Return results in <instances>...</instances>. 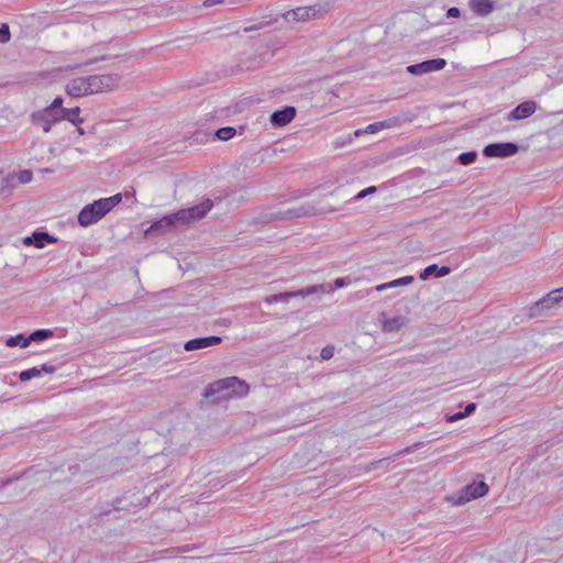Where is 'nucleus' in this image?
Here are the masks:
<instances>
[{
    "instance_id": "1",
    "label": "nucleus",
    "mask_w": 563,
    "mask_h": 563,
    "mask_svg": "<svg viewBox=\"0 0 563 563\" xmlns=\"http://www.w3.org/2000/svg\"><path fill=\"white\" fill-rule=\"evenodd\" d=\"M212 207L213 201L209 198H206L201 203L197 206L179 209L174 213L166 214L163 218L154 221L152 225L145 230V235H163L165 233L175 231L183 225L201 220L212 209Z\"/></svg>"
},
{
    "instance_id": "2",
    "label": "nucleus",
    "mask_w": 563,
    "mask_h": 563,
    "mask_svg": "<svg viewBox=\"0 0 563 563\" xmlns=\"http://www.w3.org/2000/svg\"><path fill=\"white\" fill-rule=\"evenodd\" d=\"M230 384H240L239 377L231 376L222 379H218L210 383L203 391V397L210 399L213 404H220L223 400H229L232 397Z\"/></svg>"
},
{
    "instance_id": "3",
    "label": "nucleus",
    "mask_w": 563,
    "mask_h": 563,
    "mask_svg": "<svg viewBox=\"0 0 563 563\" xmlns=\"http://www.w3.org/2000/svg\"><path fill=\"white\" fill-rule=\"evenodd\" d=\"M331 289L332 288L327 285H313V286H309L307 288H302V289L295 290V291H285V292H279L276 295L266 296L264 298V301L268 305H272V303L278 302V301L288 302L290 298L307 297V296H310L313 294H319V292L325 294L327 291H330Z\"/></svg>"
},
{
    "instance_id": "4",
    "label": "nucleus",
    "mask_w": 563,
    "mask_h": 563,
    "mask_svg": "<svg viewBox=\"0 0 563 563\" xmlns=\"http://www.w3.org/2000/svg\"><path fill=\"white\" fill-rule=\"evenodd\" d=\"M106 214H107V211L99 199V200L93 201L92 203L85 206L80 210V212L77 217V221L81 227H88V225H91V224L98 222Z\"/></svg>"
},
{
    "instance_id": "5",
    "label": "nucleus",
    "mask_w": 563,
    "mask_h": 563,
    "mask_svg": "<svg viewBox=\"0 0 563 563\" xmlns=\"http://www.w3.org/2000/svg\"><path fill=\"white\" fill-rule=\"evenodd\" d=\"M561 288L554 289L550 291L547 296H544L539 301L534 302L533 306L529 309V316L531 318L540 317L543 314V311L547 309L553 308L555 305L563 301V295H562Z\"/></svg>"
},
{
    "instance_id": "6",
    "label": "nucleus",
    "mask_w": 563,
    "mask_h": 563,
    "mask_svg": "<svg viewBox=\"0 0 563 563\" xmlns=\"http://www.w3.org/2000/svg\"><path fill=\"white\" fill-rule=\"evenodd\" d=\"M518 152H519V145L514 142L490 143L484 147L483 155L485 157L506 158V157L514 156Z\"/></svg>"
},
{
    "instance_id": "7",
    "label": "nucleus",
    "mask_w": 563,
    "mask_h": 563,
    "mask_svg": "<svg viewBox=\"0 0 563 563\" xmlns=\"http://www.w3.org/2000/svg\"><path fill=\"white\" fill-rule=\"evenodd\" d=\"M317 213L312 205L306 203L298 208L288 209L284 212L271 213L268 220H292L302 217H312Z\"/></svg>"
},
{
    "instance_id": "8",
    "label": "nucleus",
    "mask_w": 563,
    "mask_h": 563,
    "mask_svg": "<svg viewBox=\"0 0 563 563\" xmlns=\"http://www.w3.org/2000/svg\"><path fill=\"white\" fill-rule=\"evenodd\" d=\"M446 66L444 58L427 59L424 62L412 64L407 67V71L411 75L419 76L431 71L441 70Z\"/></svg>"
},
{
    "instance_id": "9",
    "label": "nucleus",
    "mask_w": 563,
    "mask_h": 563,
    "mask_svg": "<svg viewBox=\"0 0 563 563\" xmlns=\"http://www.w3.org/2000/svg\"><path fill=\"white\" fill-rule=\"evenodd\" d=\"M488 493V485L481 481L474 482L470 485H466L463 489V495L460 497V503H467L472 499H476L483 497Z\"/></svg>"
},
{
    "instance_id": "10",
    "label": "nucleus",
    "mask_w": 563,
    "mask_h": 563,
    "mask_svg": "<svg viewBox=\"0 0 563 563\" xmlns=\"http://www.w3.org/2000/svg\"><path fill=\"white\" fill-rule=\"evenodd\" d=\"M537 110V103L533 100H528L518 104L514 110L507 114L508 121H518L531 117Z\"/></svg>"
},
{
    "instance_id": "11",
    "label": "nucleus",
    "mask_w": 563,
    "mask_h": 563,
    "mask_svg": "<svg viewBox=\"0 0 563 563\" xmlns=\"http://www.w3.org/2000/svg\"><path fill=\"white\" fill-rule=\"evenodd\" d=\"M222 342V338L218 335L195 338L187 341L184 345L186 351H196L207 349L209 346L218 345Z\"/></svg>"
},
{
    "instance_id": "12",
    "label": "nucleus",
    "mask_w": 563,
    "mask_h": 563,
    "mask_svg": "<svg viewBox=\"0 0 563 563\" xmlns=\"http://www.w3.org/2000/svg\"><path fill=\"white\" fill-rule=\"evenodd\" d=\"M296 117V108L286 106L280 110H276L271 114V123L274 126H285Z\"/></svg>"
},
{
    "instance_id": "13",
    "label": "nucleus",
    "mask_w": 563,
    "mask_h": 563,
    "mask_svg": "<svg viewBox=\"0 0 563 563\" xmlns=\"http://www.w3.org/2000/svg\"><path fill=\"white\" fill-rule=\"evenodd\" d=\"M57 242V238L48 234L44 231H36L31 235H27L23 239V244L27 246H34L37 249L44 247L48 243Z\"/></svg>"
},
{
    "instance_id": "14",
    "label": "nucleus",
    "mask_w": 563,
    "mask_h": 563,
    "mask_svg": "<svg viewBox=\"0 0 563 563\" xmlns=\"http://www.w3.org/2000/svg\"><path fill=\"white\" fill-rule=\"evenodd\" d=\"M66 92L73 98H79L82 96L90 95L86 77H77L70 79L66 85Z\"/></svg>"
},
{
    "instance_id": "15",
    "label": "nucleus",
    "mask_w": 563,
    "mask_h": 563,
    "mask_svg": "<svg viewBox=\"0 0 563 563\" xmlns=\"http://www.w3.org/2000/svg\"><path fill=\"white\" fill-rule=\"evenodd\" d=\"M311 11H313L312 14L314 15L316 11L312 8L299 7L283 13L282 18L287 22L307 21L310 18Z\"/></svg>"
},
{
    "instance_id": "16",
    "label": "nucleus",
    "mask_w": 563,
    "mask_h": 563,
    "mask_svg": "<svg viewBox=\"0 0 563 563\" xmlns=\"http://www.w3.org/2000/svg\"><path fill=\"white\" fill-rule=\"evenodd\" d=\"M379 320L382 322L383 330L386 331V332L398 331L406 323V319L402 316H397V317H394V318H388L386 312H382L379 314Z\"/></svg>"
},
{
    "instance_id": "17",
    "label": "nucleus",
    "mask_w": 563,
    "mask_h": 563,
    "mask_svg": "<svg viewBox=\"0 0 563 563\" xmlns=\"http://www.w3.org/2000/svg\"><path fill=\"white\" fill-rule=\"evenodd\" d=\"M42 372H44L46 374H53V373L56 372V367L54 365L43 364L41 366V368L32 367V368L22 371L20 373L19 377H20L21 382H26V380H30V379H32L34 377H38Z\"/></svg>"
},
{
    "instance_id": "18",
    "label": "nucleus",
    "mask_w": 563,
    "mask_h": 563,
    "mask_svg": "<svg viewBox=\"0 0 563 563\" xmlns=\"http://www.w3.org/2000/svg\"><path fill=\"white\" fill-rule=\"evenodd\" d=\"M451 273V267L449 266H439L437 264H431L429 266H427L420 274H419V278L424 280V279H428L430 276H435V277H443V276H446Z\"/></svg>"
},
{
    "instance_id": "19",
    "label": "nucleus",
    "mask_w": 563,
    "mask_h": 563,
    "mask_svg": "<svg viewBox=\"0 0 563 563\" xmlns=\"http://www.w3.org/2000/svg\"><path fill=\"white\" fill-rule=\"evenodd\" d=\"M470 8L474 13L481 16H486L494 10L492 0H470Z\"/></svg>"
},
{
    "instance_id": "20",
    "label": "nucleus",
    "mask_w": 563,
    "mask_h": 563,
    "mask_svg": "<svg viewBox=\"0 0 563 563\" xmlns=\"http://www.w3.org/2000/svg\"><path fill=\"white\" fill-rule=\"evenodd\" d=\"M101 86V92L112 90L118 87L121 76L118 74L98 75Z\"/></svg>"
},
{
    "instance_id": "21",
    "label": "nucleus",
    "mask_w": 563,
    "mask_h": 563,
    "mask_svg": "<svg viewBox=\"0 0 563 563\" xmlns=\"http://www.w3.org/2000/svg\"><path fill=\"white\" fill-rule=\"evenodd\" d=\"M30 120L32 124L41 126L45 133L52 130L53 123L47 119L45 113H42V110L32 112Z\"/></svg>"
},
{
    "instance_id": "22",
    "label": "nucleus",
    "mask_w": 563,
    "mask_h": 563,
    "mask_svg": "<svg viewBox=\"0 0 563 563\" xmlns=\"http://www.w3.org/2000/svg\"><path fill=\"white\" fill-rule=\"evenodd\" d=\"M63 115V120H66L74 125H79L84 122V119L79 115L80 114V108L74 107V108H64L62 111H59Z\"/></svg>"
},
{
    "instance_id": "23",
    "label": "nucleus",
    "mask_w": 563,
    "mask_h": 563,
    "mask_svg": "<svg viewBox=\"0 0 563 563\" xmlns=\"http://www.w3.org/2000/svg\"><path fill=\"white\" fill-rule=\"evenodd\" d=\"M5 344L9 347H14V346L27 347L30 345V339H29V336H25L24 334H16L14 336H10L7 340Z\"/></svg>"
},
{
    "instance_id": "24",
    "label": "nucleus",
    "mask_w": 563,
    "mask_h": 563,
    "mask_svg": "<svg viewBox=\"0 0 563 563\" xmlns=\"http://www.w3.org/2000/svg\"><path fill=\"white\" fill-rule=\"evenodd\" d=\"M239 385L238 384H230L229 388H231L232 397H243L247 395L250 387L246 382L239 378Z\"/></svg>"
},
{
    "instance_id": "25",
    "label": "nucleus",
    "mask_w": 563,
    "mask_h": 563,
    "mask_svg": "<svg viewBox=\"0 0 563 563\" xmlns=\"http://www.w3.org/2000/svg\"><path fill=\"white\" fill-rule=\"evenodd\" d=\"M53 335H54V332L52 330H49V329H38V330L33 331L29 335V339H30V343L32 341L40 342V341H44L46 339H49Z\"/></svg>"
},
{
    "instance_id": "26",
    "label": "nucleus",
    "mask_w": 563,
    "mask_h": 563,
    "mask_svg": "<svg viewBox=\"0 0 563 563\" xmlns=\"http://www.w3.org/2000/svg\"><path fill=\"white\" fill-rule=\"evenodd\" d=\"M122 200L121 194H115L109 198H101L100 201L104 207L107 213L110 212Z\"/></svg>"
},
{
    "instance_id": "27",
    "label": "nucleus",
    "mask_w": 563,
    "mask_h": 563,
    "mask_svg": "<svg viewBox=\"0 0 563 563\" xmlns=\"http://www.w3.org/2000/svg\"><path fill=\"white\" fill-rule=\"evenodd\" d=\"M88 90L90 95L100 93L101 86L98 75H90L86 77Z\"/></svg>"
},
{
    "instance_id": "28",
    "label": "nucleus",
    "mask_w": 563,
    "mask_h": 563,
    "mask_svg": "<svg viewBox=\"0 0 563 563\" xmlns=\"http://www.w3.org/2000/svg\"><path fill=\"white\" fill-rule=\"evenodd\" d=\"M236 133V130L232 126L220 128L216 131V136L221 141L231 140Z\"/></svg>"
},
{
    "instance_id": "29",
    "label": "nucleus",
    "mask_w": 563,
    "mask_h": 563,
    "mask_svg": "<svg viewBox=\"0 0 563 563\" xmlns=\"http://www.w3.org/2000/svg\"><path fill=\"white\" fill-rule=\"evenodd\" d=\"M476 158H477V152L470 151V152L461 153L457 157V162L461 165L467 166V165L473 164L476 161Z\"/></svg>"
},
{
    "instance_id": "30",
    "label": "nucleus",
    "mask_w": 563,
    "mask_h": 563,
    "mask_svg": "<svg viewBox=\"0 0 563 563\" xmlns=\"http://www.w3.org/2000/svg\"><path fill=\"white\" fill-rule=\"evenodd\" d=\"M276 21H277V18H269L268 20H264V21L258 22L256 24H253V25L244 27L243 32L244 33H249V32L257 31V30H261V29H264L266 26L272 25Z\"/></svg>"
},
{
    "instance_id": "31",
    "label": "nucleus",
    "mask_w": 563,
    "mask_h": 563,
    "mask_svg": "<svg viewBox=\"0 0 563 563\" xmlns=\"http://www.w3.org/2000/svg\"><path fill=\"white\" fill-rule=\"evenodd\" d=\"M60 110H53V109H49L47 107H45L44 109H42V113H45V115L47 117V119L53 123H58L60 121H63V115L62 113L59 112Z\"/></svg>"
},
{
    "instance_id": "32",
    "label": "nucleus",
    "mask_w": 563,
    "mask_h": 563,
    "mask_svg": "<svg viewBox=\"0 0 563 563\" xmlns=\"http://www.w3.org/2000/svg\"><path fill=\"white\" fill-rule=\"evenodd\" d=\"M423 444H424L423 442H416V443H413V444H411V445H409V446H407V448H405V449H402V450L398 451V452H397V453H395V454H394V456H393V457H390V459H391V460H395L396 457H399V456H402V455L409 454V453H411V452H413V451H416V450H418V449L422 448V446H423Z\"/></svg>"
},
{
    "instance_id": "33",
    "label": "nucleus",
    "mask_w": 563,
    "mask_h": 563,
    "mask_svg": "<svg viewBox=\"0 0 563 563\" xmlns=\"http://www.w3.org/2000/svg\"><path fill=\"white\" fill-rule=\"evenodd\" d=\"M389 126H390V124L387 121H379V122H375V123L367 125V128L365 129V132L375 133L382 129L389 128Z\"/></svg>"
},
{
    "instance_id": "34",
    "label": "nucleus",
    "mask_w": 563,
    "mask_h": 563,
    "mask_svg": "<svg viewBox=\"0 0 563 563\" xmlns=\"http://www.w3.org/2000/svg\"><path fill=\"white\" fill-rule=\"evenodd\" d=\"M413 276H404L401 278L389 282V286H391V288L398 286H407L410 285L413 282Z\"/></svg>"
},
{
    "instance_id": "35",
    "label": "nucleus",
    "mask_w": 563,
    "mask_h": 563,
    "mask_svg": "<svg viewBox=\"0 0 563 563\" xmlns=\"http://www.w3.org/2000/svg\"><path fill=\"white\" fill-rule=\"evenodd\" d=\"M351 283V279L349 277H339L334 280V285H330V284H325L327 286L331 287L332 289L329 291H333L338 288H342V287H345L347 286L349 284Z\"/></svg>"
},
{
    "instance_id": "36",
    "label": "nucleus",
    "mask_w": 563,
    "mask_h": 563,
    "mask_svg": "<svg viewBox=\"0 0 563 563\" xmlns=\"http://www.w3.org/2000/svg\"><path fill=\"white\" fill-rule=\"evenodd\" d=\"M11 38L10 29L8 24L0 26V44L8 43Z\"/></svg>"
},
{
    "instance_id": "37",
    "label": "nucleus",
    "mask_w": 563,
    "mask_h": 563,
    "mask_svg": "<svg viewBox=\"0 0 563 563\" xmlns=\"http://www.w3.org/2000/svg\"><path fill=\"white\" fill-rule=\"evenodd\" d=\"M334 355V346L333 345H327L321 350L320 357L323 361H328L332 358Z\"/></svg>"
},
{
    "instance_id": "38",
    "label": "nucleus",
    "mask_w": 563,
    "mask_h": 563,
    "mask_svg": "<svg viewBox=\"0 0 563 563\" xmlns=\"http://www.w3.org/2000/svg\"><path fill=\"white\" fill-rule=\"evenodd\" d=\"M63 102H64V100L62 97H56L53 100V102L49 106H47V108L53 109V110H63L64 109Z\"/></svg>"
},
{
    "instance_id": "39",
    "label": "nucleus",
    "mask_w": 563,
    "mask_h": 563,
    "mask_svg": "<svg viewBox=\"0 0 563 563\" xmlns=\"http://www.w3.org/2000/svg\"><path fill=\"white\" fill-rule=\"evenodd\" d=\"M466 416L464 415V411H459V412H455L453 415H448L445 417V420L448 422H455L457 420H461V419H464Z\"/></svg>"
},
{
    "instance_id": "40",
    "label": "nucleus",
    "mask_w": 563,
    "mask_h": 563,
    "mask_svg": "<svg viewBox=\"0 0 563 563\" xmlns=\"http://www.w3.org/2000/svg\"><path fill=\"white\" fill-rule=\"evenodd\" d=\"M376 191V187L375 186H369L363 190H361L356 196H355V199H362L364 197H366L367 195L369 194H374Z\"/></svg>"
},
{
    "instance_id": "41",
    "label": "nucleus",
    "mask_w": 563,
    "mask_h": 563,
    "mask_svg": "<svg viewBox=\"0 0 563 563\" xmlns=\"http://www.w3.org/2000/svg\"><path fill=\"white\" fill-rule=\"evenodd\" d=\"M461 15V11L456 7H452L446 11L448 18H459Z\"/></svg>"
},
{
    "instance_id": "42",
    "label": "nucleus",
    "mask_w": 563,
    "mask_h": 563,
    "mask_svg": "<svg viewBox=\"0 0 563 563\" xmlns=\"http://www.w3.org/2000/svg\"><path fill=\"white\" fill-rule=\"evenodd\" d=\"M476 404L475 402H470L466 405L465 409H464V415L466 417L471 416L475 410H476Z\"/></svg>"
},
{
    "instance_id": "43",
    "label": "nucleus",
    "mask_w": 563,
    "mask_h": 563,
    "mask_svg": "<svg viewBox=\"0 0 563 563\" xmlns=\"http://www.w3.org/2000/svg\"><path fill=\"white\" fill-rule=\"evenodd\" d=\"M224 2H225V0H205L203 1V7L210 8V7L214 5V4H220V3H224Z\"/></svg>"
},
{
    "instance_id": "44",
    "label": "nucleus",
    "mask_w": 563,
    "mask_h": 563,
    "mask_svg": "<svg viewBox=\"0 0 563 563\" xmlns=\"http://www.w3.org/2000/svg\"><path fill=\"white\" fill-rule=\"evenodd\" d=\"M20 178H21L22 183H27L32 178V173L29 172V170H24V172L21 173V177Z\"/></svg>"
},
{
    "instance_id": "45",
    "label": "nucleus",
    "mask_w": 563,
    "mask_h": 563,
    "mask_svg": "<svg viewBox=\"0 0 563 563\" xmlns=\"http://www.w3.org/2000/svg\"><path fill=\"white\" fill-rule=\"evenodd\" d=\"M388 288H391V286H389V283H385V284H380V285L376 286L374 288V290L383 291V290L388 289Z\"/></svg>"
},
{
    "instance_id": "46",
    "label": "nucleus",
    "mask_w": 563,
    "mask_h": 563,
    "mask_svg": "<svg viewBox=\"0 0 563 563\" xmlns=\"http://www.w3.org/2000/svg\"><path fill=\"white\" fill-rule=\"evenodd\" d=\"M12 483V479H7V481H0V489H2L3 487H5L8 484Z\"/></svg>"
},
{
    "instance_id": "47",
    "label": "nucleus",
    "mask_w": 563,
    "mask_h": 563,
    "mask_svg": "<svg viewBox=\"0 0 563 563\" xmlns=\"http://www.w3.org/2000/svg\"><path fill=\"white\" fill-rule=\"evenodd\" d=\"M77 131H78V133H79V134H81V135H82V134H85L84 129H82V128H80V126H78V128H77Z\"/></svg>"
},
{
    "instance_id": "48",
    "label": "nucleus",
    "mask_w": 563,
    "mask_h": 563,
    "mask_svg": "<svg viewBox=\"0 0 563 563\" xmlns=\"http://www.w3.org/2000/svg\"><path fill=\"white\" fill-rule=\"evenodd\" d=\"M110 511H102L100 512V516L109 515Z\"/></svg>"
},
{
    "instance_id": "49",
    "label": "nucleus",
    "mask_w": 563,
    "mask_h": 563,
    "mask_svg": "<svg viewBox=\"0 0 563 563\" xmlns=\"http://www.w3.org/2000/svg\"><path fill=\"white\" fill-rule=\"evenodd\" d=\"M361 133V130L355 131V135H360Z\"/></svg>"
},
{
    "instance_id": "50",
    "label": "nucleus",
    "mask_w": 563,
    "mask_h": 563,
    "mask_svg": "<svg viewBox=\"0 0 563 563\" xmlns=\"http://www.w3.org/2000/svg\"><path fill=\"white\" fill-rule=\"evenodd\" d=\"M107 58H108L107 56H101V57H100V59H101V60H104V59H107Z\"/></svg>"
},
{
    "instance_id": "51",
    "label": "nucleus",
    "mask_w": 563,
    "mask_h": 563,
    "mask_svg": "<svg viewBox=\"0 0 563 563\" xmlns=\"http://www.w3.org/2000/svg\"><path fill=\"white\" fill-rule=\"evenodd\" d=\"M561 290H562V295H563V287H561Z\"/></svg>"
}]
</instances>
